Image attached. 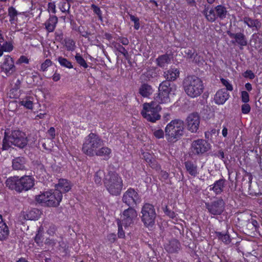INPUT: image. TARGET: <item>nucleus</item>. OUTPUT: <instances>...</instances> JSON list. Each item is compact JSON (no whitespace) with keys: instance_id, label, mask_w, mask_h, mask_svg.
<instances>
[{"instance_id":"nucleus-1","label":"nucleus","mask_w":262,"mask_h":262,"mask_svg":"<svg viewBox=\"0 0 262 262\" xmlns=\"http://www.w3.org/2000/svg\"><path fill=\"white\" fill-rule=\"evenodd\" d=\"M103 145L104 142L98 135L90 133L85 138L82 150L85 155L90 157L97 156L110 157L111 149Z\"/></svg>"},{"instance_id":"nucleus-2","label":"nucleus","mask_w":262,"mask_h":262,"mask_svg":"<svg viewBox=\"0 0 262 262\" xmlns=\"http://www.w3.org/2000/svg\"><path fill=\"white\" fill-rule=\"evenodd\" d=\"M183 87L187 95L192 98L200 96L204 89L203 81L195 76H188L184 78Z\"/></svg>"},{"instance_id":"nucleus-3","label":"nucleus","mask_w":262,"mask_h":262,"mask_svg":"<svg viewBox=\"0 0 262 262\" xmlns=\"http://www.w3.org/2000/svg\"><path fill=\"white\" fill-rule=\"evenodd\" d=\"M28 144L27 137L25 133L19 130H14L10 135L5 132L3 140L2 149L8 150L11 145L19 148H24Z\"/></svg>"},{"instance_id":"nucleus-4","label":"nucleus","mask_w":262,"mask_h":262,"mask_svg":"<svg viewBox=\"0 0 262 262\" xmlns=\"http://www.w3.org/2000/svg\"><path fill=\"white\" fill-rule=\"evenodd\" d=\"M6 184L9 189L21 192L32 188L34 185V179L29 176H25L20 178L18 177H13L8 179Z\"/></svg>"},{"instance_id":"nucleus-5","label":"nucleus","mask_w":262,"mask_h":262,"mask_svg":"<svg viewBox=\"0 0 262 262\" xmlns=\"http://www.w3.org/2000/svg\"><path fill=\"white\" fill-rule=\"evenodd\" d=\"M104 185L111 194L117 196L122 189L123 180L118 173L110 171L104 179Z\"/></svg>"},{"instance_id":"nucleus-6","label":"nucleus","mask_w":262,"mask_h":262,"mask_svg":"<svg viewBox=\"0 0 262 262\" xmlns=\"http://www.w3.org/2000/svg\"><path fill=\"white\" fill-rule=\"evenodd\" d=\"M165 137L170 142H175L184 134V122L181 119L171 121L165 128Z\"/></svg>"},{"instance_id":"nucleus-7","label":"nucleus","mask_w":262,"mask_h":262,"mask_svg":"<svg viewBox=\"0 0 262 262\" xmlns=\"http://www.w3.org/2000/svg\"><path fill=\"white\" fill-rule=\"evenodd\" d=\"M62 194L58 190L49 191L42 192L36 196V201L48 207H56L59 205Z\"/></svg>"},{"instance_id":"nucleus-8","label":"nucleus","mask_w":262,"mask_h":262,"mask_svg":"<svg viewBox=\"0 0 262 262\" xmlns=\"http://www.w3.org/2000/svg\"><path fill=\"white\" fill-rule=\"evenodd\" d=\"M227 13L226 7L222 5H217L214 8H210L209 6H205L203 12L206 19L211 23L214 22L218 18L221 20L225 19Z\"/></svg>"},{"instance_id":"nucleus-9","label":"nucleus","mask_w":262,"mask_h":262,"mask_svg":"<svg viewBox=\"0 0 262 262\" xmlns=\"http://www.w3.org/2000/svg\"><path fill=\"white\" fill-rule=\"evenodd\" d=\"M161 108L155 101L150 103H145L143 105V110L141 111L142 116L148 121L155 122L160 120L161 116L159 112Z\"/></svg>"},{"instance_id":"nucleus-10","label":"nucleus","mask_w":262,"mask_h":262,"mask_svg":"<svg viewBox=\"0 0 262 262\" xmlns=\"http://www.w3.org/2000/svg\"><path fill=\"white\" fill-rule=\"evenodd\" d=\"M141 214V220L145 226L151 227L154 225L156 213L152 205L145 204L142 208Z\"/></svg>"},{"instance_id":"nucleus-11","label":"nucleus","mask_w":262,"mask_h":262,"mask_svg":"<svg viewBox=\"0 0 262 262\" xmlns=\"http://www.w3.org/2000/svg\"><path fill=\"white\" fill-rule=\"evenodd\" d=\"M122 201L129 207L134 208L141 203V198L137 191L130 188L123 193Z\"/></svg>"},{"instance_id":"nucleus-12","label":"nucleus","mask_w":262,"mask_h":262,"mask_svg":"<svg viewBox=\"0 0 262 262\" xmlns=\"http://www.w3.org/2000/svg\"><path fill=\"white\" fill-rule=\"evenodd\" d=\"M170 83L168 81H164L159 86L158 95L155 98L159 103H166L170 101L169 94L171 91Z\"/></svg>"},{"instance_id":"nucleus-13","label":"nucleus","mask_w":262,"mask_h":262,"mask_svg":"<svg viewBox=\"0 0 262 262\" xmlns=\"http://www.w3.org/2000/svg\"><path fill=\"white\" fill-rule=\"evenodd\" d=\"M201 118L197 113L188 115L185 120V124L188 130L192 133H196L200 127Z\"/></svg>"},{"instance_id":"nucleus-14","label":"nucleus","mask_w":262,"mask_h":262,"mask_svg":"<svg viewBox=\"0 0 262 262\" xmlns=\"http://www.w3.org/2000/svg\"><path fill=\"white\" fill-rule=\"evenodd\" d=\"M137 215V212L134 208L128 207L123 211L121 215V220L120 221L126 228L134 224Z\"/></svg>"},{"instance_id":"nucleus-15","label":"nucleus","mask_w":262,"mask_h":262,"mask_svg":"<svg viewBox=\"0 0 262 262\" xmlns=\"http://www.w3.org/2000/svg\"><path fill=\"white\" fill-rule=\"evenodd\" d=\"M205 206L208 212L214 215H221L225 210V203L222 199L205 203Z\"/></svg>"},{"instance_id":"nucleus-16","label":"nucleus","mask_w":262,"mask_h":262,"mask_svg":"<svg viewBox=\"0 0 262 262\" xmlns=\"http://www.w3.org/2000/svg\"><path fill=\"white\" fill-rule=\"evenodd\" d=\"M227 34L231 39L230 42L232 45L239 46L241 47L246 46L248 45L247 38L243 33L238 32L235 33L228 30L227 31Z\"/></svg>"},{"instance_id":"nucleus-17","label":"nucleus","mask_w":262,"mask_h":262,"mask_svg":"<svg viewBox=\"0 0 262 262\" xmlns=\"http://www.w3.org/2000/svg\"><path fill=\"white\" fill-rule=\"evenodd\" d=\"M191 148L194 154H203L210 149V144L205 140L198 139L192 142Z\"/></svg>"},{"instance_id":"nucleus-18","label":"nucleus","mask_w":262,"mask_h":262,"mask_svg":"<svg viewBox=\"0 0 262 262\" xmlns=\"http://www.w3.org/2000/svg\"><path fill=\"white\" fill-rule=\"evenodd\" d=\"M1 69L7 76H10L15 72L16 68L12 57L9 55L5 57L4 60L1 65Z\"/></svg>"},{"instance_id":"nucleus-19","label":"nucleus","mask_w":262,"mask_h":262,"mask_svg":"<svg viewBox=\"0 0 262 262\" xmlns=\"http://www.w3.org/2000/svg\"><path fill=\"white\" fill-rule=\"evenodd\" d=\"M164 247L166 251L168 253H178L180 250L181 244L177 239H172L168 241L165 245Z\"/></svg>"},{"instance_id":"nucleus-20","label":"nucleus","mask_w":262,"mask_h":262,"mask_svg":"<svg viewBox=\"0 0 262 262\" xmlns=\"http://www.w3.org/2000/svg\"><path fill=\"white\" fill-rule=\"evenodd\" d=\"M229 95L227 91L224 89H221L218 91L215 96L214 101L217 104H223L229 98Z\"/></svg>"},{"instance_id":"nucleus-21","label":"nucleus","mask_w":262,"mask_h":262,"mask_svg":"<svg viewBox=\"0 0 262 262\" xmlns=\"http://www.w3.org/2000/svg\"><path fill=\"white\" fill-rule=\"evenodd\" d=\"M55 187L56 189L55 190H58L61 193L67 192L71 189L70 182L66 179H60Z\"/></svg>"},{"instance_id":"nucleus-22","label":"nucleus","mask_w":262,"mask_h":262,"mask_svg":"<svg viewBox=\"0 0 262 262\" xmlns=\"http://www.w3.org/2000/svg\"><path fill=\"white\" fill-rule=\"evenodd\" d=\"M180 72L178 69L170 68L164 72V76L167 79L166 81H174L179 77Z\"/></svg>"},{"instance_id":"nucleus-23","label":"nucleus","mask_w":262,"mask_h":262,"mask_svg":"<svg viewBox=\"0 0 262 262\" xmlns=\"http://www.w3.org/2000/svg\"><path fill=\"white\" fill-rule=\"evenodd\" d=\"M225 180L220 179L216 181L213 185L209 186V190H213L216 194H220L225 187Z\"/></svg>"},{"instance_id":"nucleus-24","label":"nucleus","mask_w":262,"mask_h":262,"mask_svg":"<svg viewBox=\"0 0 262 262\" xmlns=\"http://www.w3.org/2000/svg\"><path fill=\"white\" fill-rule=\"evenodd\" d=\"M58 23V18L55 15L50 16L49 18L45 22L46 29L48 32H52L55 30Z\"/></svg>"},{"instance_id":"nucleus-25","label":"nucleus","mask_w":262,"mask_h":262,"mask_svg":"<svg viewBox=\"0 0 262 262\" xmlns=\"http://www.w3.org/2000/svg\"><path fill=\"white\" fill-rule=\"evenodd\" d=\"M25 164L26 160L24 157H16L12 161V167L16 170H24L26 169Z\"/></svg>"},{"instance_id":"nucleus-26","label":"nucleus","mask_w":262,"mask_h":262,"mask_svg":"<svg viewBox=\"0 0 262 262\" xmlns=\"http://www.w3.org/2000/svg\"><path fill=\"white\" fill-rule=\"evenodd\" d=\"M9 234L8 227L3 221L2 216L0 215V241H2L7 239Z\"/></svg>"},{"instance_id":"nucleus-27","label":"nucleus","mask_w":262,"mask_h":262,"mask_svg":"<svg viewBox=\"0 0 262 262\" xmlns=\"http://www.w3.org/2000/svg\"><path fill=\"white\" fill-rule=\"evenodd\" d=\"M243 21L249 28H254L256 30L260 29L261 26V23L258 19H253L249 17H245Z\"/></svg>"},{"instance_id":"nucleus-28","label":"nucleus","mask_w":262,"mask_h":262,"mask_svg":"<svg viewBox=\"0 0 262 262\" xmlns=\"http://www.w3.org/2000/svg\"><path fill=\"white\" fill-rule=\"evenodd\" d=\"M151 86L147 84H143L139 89V93L144 97H148L152 93Z\"/></svg>"},{"instance_id":"nucleus-29","label":"nucleus","mask_w":262,"mask_h":262,"mask_svg":"<svg viewBox=\"0 0 262 262\" xmlns=\"http://www.w3.org/2000/svg\"><path fill=\"white\" fill-rule=\"evenodd\" d=\"M170 61V58L169 55L168 54L161 55L156 59L157 65L161 68L166 66Z\"/></svg>"},{"instance_id":"nucleus-30","label":"nucleus","mask_w":262,"mask_h":262,"mask_svg":"<svg viewBox=\"0 0 262 262\" xmlns=\"http://www.w3.org/2000/svg\"><path fill=\"white\" fill-rule=\"evenodd\" d=\"M184 164L187 171L190 175L193 177L197 175V166L192 162L186 161Z\"/></svg>"},{"instance_id":"nucleus-31","label":"nucleus","mask_w":262,"mask_h":262,"mask_svg":"<svg viewBox=\"0 0 262 262\" xmlns=\"http://www.w3.org/2000/svg\"><path fill=\"white\" fill-rule=\"evenodd\" d=\"M18 14L17 11L14 7H11L9 8L8 16L10 17L9 21L11 24H15L17 23Z\"/></svg>"},{"instance_id":"nucleus-32","label":"nucleus","mask_w":262,"mask_h":262,"mask_svg":"<svg viewBox=\"0 0 262 262\" xmlns=\"http://www.w3.org/2000/svg\"><path fill=\"white\" fill-rule=\"evenodd\" d=\"M112 45L114 46V49L122 54L126 59L128 58L129 55L127 51L120 43L113 42Z\"/></svg>"},{"instance_id":"nucleus-33","label":"nucleus","mask_w":262,"mask_h":262,"mask_svg":"<svg viewBox=\"0 0 262 262\" xmlns=\"http://www.w3.org/2000/svg\"><path fill=\"white\" fill-rule=\"evenodd\" d=\"M105 176L103 170H98L94 175V181L97 184H102V179H104Z\"/></svg>"},{"instance_id":"nucleus-34","label":"nucleus","mask_w":262,"mask_h":262,"mask_svg":"<svg viewBox=\"0 0 262 262\" xmlns=\"http://www.w3.org/2000/svg\"><path fill=\"white\" fill-rule=\"evenodd\" d=\"M215 234L219 239L222 240L226 244H228L231 242V238L228 234L223 233L221 232H215Z\"/></svg>"},{"instance_id":"nucleus-35","label":"nucleus","mask_w":262,"mask_h":262,"mask_svg":"<svg viewBox=\"0 0 262 262\" xmlns=\"http://www.w3.org/2000/svg\"><path fill=\"white\" fill-rule=\"evenodd\" d=\"M19 103L20 105L24 106L26 108L32 109L33 106V98L27 97L20 101Z\"/></svg>"},{"instance_id":"nucleus-36","label":"nucleus","mask_w":262,"mask_h":262,"mask_svg":"<svg viewBox=\"0 0 262 262\" xmlns=\"http://www.w3.org/2000/svg\"><path fill=\"white\" fill-rule=\"evenodd\" d=\"M75 58L76 60V62L81 67H82L85 69H86L88 67V65L86 63L85 60L79 53H77L75 55Z\"/></svg>"},{"instance_id":"nucleus-37","label":"nucleus","mask_w":262,"mask_h":262,"mask_svg":"<svg viewBox=\"0 0 262 262\" xmlns=\"http://www.w3.org/2000/svg\"><path fill=\"white\" fill-rule=\"evenodd\" d=\"M58 61L59 62L60 64L64 67L71 69L73 68V66L72 63L68 60L66 58H64L62 57H59L58 58Z\"/></svg>"},{"instance_id":"nucleus-38","label":"nucleus","mask_w":262,"mask_h":262,"mask_svg":"<svg viewBox=\"0 0 262 262\" xmlns=\"http://www.w3.org/2000/svg\"><path fill=\"white\" fill-rule=\"evenodd\" d=\"M70 3L62 2H61V5L59 6V9L62 12H70V9L71 7Z\"/></svg>"},{"instance_id":"nucleus-39","label":"nucleus","mask_w":262,"mask_h":262,"mask_svg":"<svg viewBox=\"0 0 262 262\" xmlns=\"http://www.w3.org/2000/svg\"><path fill=\"white\" fill-rule=\"evenodd\" d=\"M91 8L93 10V12L98 16L99 19L101 20H102V12L99 7L97 6L92 4L91 5Z\"/></svg>"},{"instance_id":"nucleus-40","label":"nucleus","mask_w":262,"mask_h":262,"mask_svg":"<svg viewBox=\"0 0 262 262\" xmlns=\"http://www.w3.org/2000/svg\"><path fill=\"white\" fill-rule=\"evenodd\" d=\"M52 64V62L50 59H46L40 66V70L44 72L47 71V68L50 67Z\"/></svg>"},{"instance_id":"nucleus-41","label":"nucleus","mask_w":262,"mask_h":262,"mask_svg":"<svg viewBox=\"0 0 262 262\" xmlns=\"http://www.w3.org/2000/svg\"><path fill=\"white\" fill-rule=\"evenodd\" d=\"M117 225L118 227V235L120 238H123L125 236V233L123 230L122 226L123 225L121 223L120 220H118L117 222Z\"/></svg>"},{"instance_id":"nucleus-42","label":"nucleus","mask_w":262,"mask_h":262,"mask_svg":"<svg viewBox=\"0 0 262 262\" xmlns=\"http://www.w3.org/2000/svg\"><path fill=\"white\" fill-rule=\"evenodd\" d=\"M222 83L226 88V90L228 91H232L233 90L232 85L229 82L228 80L224 78L221 79Z\"/></svg>"},{"instance_id":"nucleus-43","label":"nucleus","mask_w":262,"mask_h":262,"mask_svg":"<svg viewBox=\"0 0 262 262\" xmlns=\"http://www.w3.org/2000/svg\"><path fill=\"white\" fill-rule=\"evenodd\" d=\"M2 48L5 52H10L13 50V47L11 43L5 42L2 46Z\"/></svg>"},{"instance_id":"nucleus-44","label":"nucleus","mask_w":262,"mask_h":262,"mask_svg":"<svg viewBox=\"0 0 262 262\" xmlns=\"http://www.w3.org/2000/svg\"><path fill=\"white\" fill-rule=\"evenodd\" d=\"M163 210L165 214L170 218L173 219L176 216L175 213L173 211L170 210L166 205L163 207Z\"/></svg>"},{"instance_id":"nucleus-45","label":"nucleus","mask_w":262,"mask_h":262,"mask_svg":"<svg viewBox=\"0 0 262 262\" xmlns=\"http://www.w3.org/2000/svg\"><path fill=\"white\" fill-rule=\"evenodd\" d=\"M242 100L244 103H247L249 101V95L247 92L242 91L241 93Z\"/></svg>"},{"instance_id":"nucleus-46","label":"nucleus","mask_w":262,"mask_h":262,"mask_svg":"<svg viewBox=\"0 0 262 262\" xmlns=\"http://www.w3.org/2000/svg\"><path fill=\"white\" fill-rule=\"evenodd\" d=\"M251 107L249 104L247 103L242 105V111L243 114H246L250 112Z\"/></svg>"},{"instance_id":"nucleus-47","label":"nucleus","mask_w":262,"mask_h":262,"mask_svg":"<svg viewBox=\"0 0 262 262\" xmlns=\"http://www.w3.org/2000/svg\"><path fill=\"white\" fill-rule=\"evenodd\" d=\"M154 135L157 138L160 139L164 137V133L162 129H159L156 130L154 132Z\"/></svg>"},{"instance_id":"nucleus-48","label":"nucleus","mask_w":262,"mask_h":262,"mask_svg":"<svg viewBox=\"0 0 262 262\" xmlns=\"http://www.w3.org/2000/svg\"><path fill=\"white\" fill-rule=\"evenodd\" d=\"M243 75L245 78H249L250 79H253L255 77L254 73L251 70H247Z\"/></svg>"},{"instance_id":"nucleus-49","label":"nucleus","mask_w":262,"mask_h":262,"mask_svg":"<svg viewBox=\"0 0 262 262\" xmlns=\"http://www.w3.org/2000/svg\"><path fill=\"white\" fill-rule=\"evenodd\" d=\"M168 177L169 174L168 173V172L164 170L161 171L159 174V178L160 180H161L162 181H165L168 179Z\"/></svg>"},{"instance_id":"nucleus-50","label":"nucleus","mask_w":262,"mask_h":262,"mask_svg":"<svg viewBox=\"0 0 262 262\" xmlns=\"http://www.w3.org/2000/svg\"><path fill=\"white\" fill-rule=\"evenodd\" d=\"M48 11L49 12L51 11L53 13L55 14L56 12V6L55 3H49L48 4Z\"/></svg>"},{"instance_id":"nucleus-51","label":"nucleus","mask_w":262,"mask_h":262,"mask_svg":"<svg viewBox=\"0 0 262 262\" xmlns=\"http://www.w3.org/2000/svg\"><path fill=\"white\" fill-rule=\"evenodd\" d=\"M63 34L61 32H56L55 33V40L57 41L61 42L63 39Z\"/></svg>"},{"instance_id":"nucleus-52","label":"nucleus","mask_w":262,"mask_h":262,"mask_svg":"<svg viewBox=\"0 0 262 262\" xmlns=\"http://www.w3.org/2000/svg\"><path fill=\"white\" fill-rule=\"evenodd\" d=\"M118 40L120 43H122L123 45L126 46L128 45L129 43V40L126 37H120L118 38Z\"/></svg>"},{"instance_id":"nucleus-53","label":"nucleus","mask_w":262,"mask_h":262,"mask_svg":"<svg viewBox=\"0 0 262 262\" xmlns=\"http://www.w3.org/2000/svg\"><path fill=\"white\" fill-rule=\"evenodd\" d=\"M17 62L19 63H28L29 62V60L26 56L22 55L19 57Z\"/></svg>"},{"instance_id":"nucleus-54","label":"nucleus","mask_w":262,"mask_h":262,"mask_svg":"<svg viewBox=\"0 0 262 262\" xmlns=\"http://www.w3.org/2000/svg\"><path fill=\"white\" fill-rule=\"evenodd\" d=\"M42 234L39 232V231L38 232V233L36 234L35 237V241L37 244L39 245V244L42 243Z\"/></svg>"},{"instance_id":"nucleus-55","label":"nucleus","mask_w":262,"mask_h":262,"mask_svg":"<svg viewBox=\"0 0 262 262\" xmlns=\"http://www.w3.org/2000/svg\"><path fill=\"white\" fill-rule=\"evenodd\" d=\"M66 43L67 44V48L68 50H72L74 49L73 46L74 45V42L72 40L69 39L68 41H66Z\"/></svg>"},{"instance_id":"nucleus-56","label":"nucleus","mask_w":262,"mask_h":262,"mask_svg":"<svg viewBox=\"0 0 262 262\" xmlns=\"http://www.w3.org/2000/svg\"><path fill=\"white\" fill-rule=\"evenodd\" d=\"M56 231V227L54 225H51L50 227L48 230H47V233L50 235H53L55 232Z\"/></svg>"},{"instance_id":"nucleus-57","label":"nucleus","mask_w":262,"mask_h":262,"mask_svg":"<svg viewBox=\"0 0 262 262\" xmlns=\"http://www.w3.org/2000/svg\"><path fill=\"white\" fill-rule=\"evenodd\" d=\"M185 53L187 54L188 58H192L193 57L195 52L194 50L187 49L185 51Z\"/></svg>"},{"instance_id":"nucleus-58","label":"nucleus","mask_w":262,"mask_h":262,"mask_svg":"<svg viewBox=\"0 0 262 262\" xmlns=\"http://www.w3.org/2000/svg\"><path fill=\"white\" fill-rule=\"evenodd\" d=\"M48 133L51 136V137L53 139L55 138V129L54 127H51L48 131Z\"/></svg>"},{"instance_id":"nucleus-59","label":"nucleus","mask_w":262,"mask_h":262,"mask_svg":"<svg viewBox=\"0 0 262 262\" xmlns=\"http://www.w3.org/2000/svg\"><path fill=\"white\" fill-rule=\"evenodd\" d=\"M107 238L111 242H114L116 239V235L113 233L110 234L108 235Z\"/></svg>"},{"instance_id":"nucleus-60","label":"nucleus","mask_w":262,"mask_h":262,"mask_svg":"<svg viewBox=\"0 0 262 262\" xmlns=\"http://www.w3.org/2000/svg\"><path fill=\"white\" fill-rule=\"evenodd\" d=\"M46 244H48L51 246H54L55 244V242L54 240L50 238H47L45 242Z\"/></svg>"},{"instance_id":"nucleus-61","label":"nucleus","mask_w":262,"mask_h":262,"mask_svg":"<svg viewBox=\"0 0 262 262\" xmlns=\"http://www.w3.org/2000/svg\"><path fill=\"white\" fill-rule=\"evenodd\" d=\"M215 155L219 158L221 159H223L224 158V153L223 151L220 150L217 153L215 154Z\"/></svg>"},{"instance_id":"nucleus-62","label":"nucleus","mask_w":262,"mask_h":262,"mask_svg":"<svg viewBox=\"0 0 262 262\" xmlns=\"http://www.w3.org/2000/svg\"><path fill=\"white\" fill-rule=\"evenodd\" d=\"M52 78L54 81H57L60 79V75L59 74L55 73L53 75Z\"/></svg>"},{"instance_id":"nucleus-63","label":"nucleus","mask_w":262,"mask_h":262,"mask_svg":"<svg viewBox=\"0 0 262 262\" xmlns=\"http://www.w3.org/2000/svg\"><path fill=\"white\" fill-rule=\"evenodd\" d=\"M130 20L134 23V24L137 23L138 21H139V18L135 17L134 15H130Z\"/></svg>"},{"instance_id":"nucleus-64","label":"nucleus","mask_w":262,"mask_h":262,"mask_svg":"<svg viewBox=\"0 0 262 262\" xmlns=\"http://www.w3.org/2000/svg\"><path fill=\"white\" fill-rule=\"evenodd\" d=\"M245 88L248 91H251L252 89V85L250 83H247L245 84Z\"/></svg>"}]
</instances>
